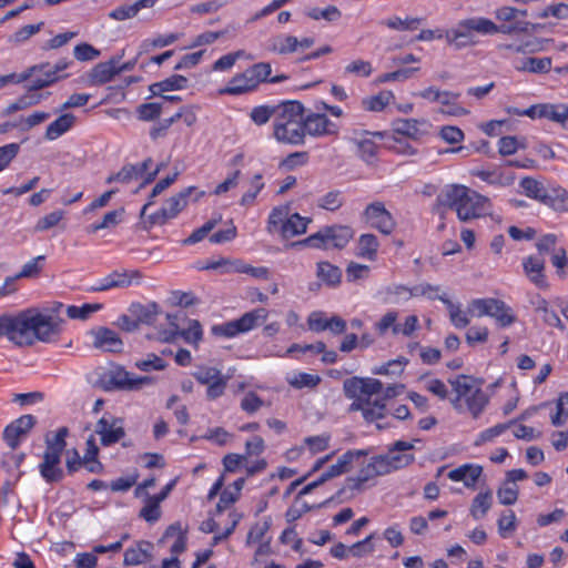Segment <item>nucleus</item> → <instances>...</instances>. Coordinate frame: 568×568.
Returning a JSON list of instances; mask_svg holds the SVG:
<instances>
[{
	"mask_svg": "<svg viewBox=\"0 0 568 568\" xmlns=\"http://www.w3.org/2000/svg\"><path fill=\"white\" fill-rule=\"evenodd\" d=\"M64 323L59 316L31 307L17 315H0V336H7L18 346H32L34 341L54 343L58 342Z\"/></svg>",
	"mask_w": 568,
	"mask_h": 568,
	"instance_id": "f257e3e1",
	"label": "nucleus"
},
{
	"mask_svg": "<svg viewBox=\"0 0 568 568\" xmlns=\"http://www.w3.org/2000/svg\"><path fill=\"white\" fill-rule=\"evenodd\" d=\"M455 210L462 222H468L491 214L490 200L462 184L446 185L436 197L435 209Z\"/></svg>",
	"mask_w": 568,
	"mask_h": 568,
	"instance_id": "f03ea898",
	"label": "nucleus"
},
{
	"mask_svg": "<svg viewBox=\"0 0 568 568\" xmlns=\"http://www.w3.org/2000/svg\"><path fill=\"white\" fill-rule=\"evenodd\" d=\"M265 308H255L243 314L240 318L213 325L211 333L214 336L232 338L239 334L247 333L261 325L267 317Z\"/></svg>",
	"mask_w": 568,
	"mask_h": 568,
	"instance_id": "7ed1b4c3",
	"label": "nucleus"
},
{
	"mask_svg": "<svg viewBox=\"0 0 568 568\" xmlns=\"http://www.w3.org/2000/svg\"><path fill=\"white\" fill-rule=\"evenodd\" d=\"M362 219L372 229L385 235H389L396 227L394 216L379 201L369 203L362 213Z\"/></svg>",
	"mask_w": 568,
	"mask_h": 568,
	"instance_id": "20e7f679",
	"label": "nucleus"
},
{
	"mask_svg": "<svg viewBox=\"0 0 568 568\" xmlns=\"http://www.w3.org/2000/svg\"><path fill=\"white\" fill-rule=\"evenodd\" d=\"M37 423V417L30 414L18 417L4 427L2 433L3 442L10 449H17Z\"/></svg>",
	"mask_w": 568,
	"mask_h": 568,
	"instance_id": "39448f33",
	"label": "nucleus"
},
{
	"mask_svg": "<svg viewBox=\"0 0 568 568\" xmlns=\"http://www.w3.org/2000/svg\"><path fill=\"white\" fill-rule=\"evenodd\" d=\"M132 374L121 365H114L112 368L102 373L98 379V385L105 392L128 390L132 392Z\"/></svg>",
	"mask_w": 568,
	"mask_h": 568,
	"instance_id": "423d86ee",
	"label": "nucleus"
},
{
	"mask_svg": "<svg viewBox=\"0 0 568 568\" xmlns=\"http://www.w3.org/2000/svg\"><path fill=\"white\" fill-rule=\"evenodd\" d=\"M95 433L100 435V443L103 447L119 443L125 436L123 419L111 416L101 417L95 424Z\"/></svg>",
	"mask_w": 568,
	"mask_h": 568,
	"instance_id": "0eeeda50",
	"label": "nucleus"
},
{
	"mask_svg": "<svg viewBox=\"0 0 568 568\" xmlns=\"http://www.w3.org/2000/svg\"><path fill=\"white\" fill-rule=\"evenodd\" d=\"M305 135L314 138L337 135L338 126L332 122L325 113L308 112L304 114L303 123Z\"/></svg>",
	"mask_w": 568,
	"mask_h": 568,
	"instance_id": "6e6552de",
	"label": "nucleus"
},
{
	"mask_svg": "<svg viewBox=\"0 0 568 568\" xmlns=\"http://www.w3.org/2000/svg\"><path fill=\"white\" fill-rule=\"evenodd\" d=\"M93 337L92 346L108 353H122L123 341L116 332L105 326L93 327L90 332Z\"/></svg>",
	"mask_w": 568,
	"mask_h": 568,
	"instance_id": "1a4fd4ad",
	"label": "nucleus"
},
{
	"mask_svg": "<svg viewBox=\"0 0 568 568\" xmlns=\"http://www.w3.org/2000/svg\"><path fill=\"white\" fill-rule=\"evenodd\" d=\"M142 274L138 270L123 272L113 271L103 278H101L95 285L91 286L89 292H103L116 287H129L133 280H141Z\"/></svg>",
	"mask_w": 568,
	"mask_h": 568,
	"instance_id": "9d476101",
	"label": "nucleus"
},
{
	"mask_svg": "<svg viewBox=\"0 0 568 568\" xmlns=\"http://www.w3.org/2000/svg\"><path fill=\"white\" fill-rule=\"evenodd\" d=\"M303 120L287 124H273V135L277 142L290 145H303L305 131Z\"/></svg>",
	"mask_w": 568,
	"mask_h": 568,
	"instance_id": "9b49d317",
	"label": "nucleus"
},
{
	"mask_svg": "<svg viewBox=\"0 0 568 568\" xmlns=\"http://www.w3.org/2000/svg\"><path fill=\"white\" fill-rule=\"evenodd\" d=\"M523 267L528 280L538 288L549 287L545 271V260L539 255H530L523 261Z\"/></svg>",
	"mask_w": 568,
	"mask_h": 568,
	"instance_id": "f8f14e48",
	"label": "nucleus"
},
{
	"mask_svg": "<svg viewBox=\"0 0 568 568\" xmlns=\"http://www.w3.org/2000/svg\"><path fill=\"white\" fill-rule=\"evenodd\" d=\"M414 448L415 446L413 443L405 440H396L388 448V453L385 455L387 456L392 471L407 467L415 462V456L413 454H399V452L412 450Z\"/></svg>",
	"mask_w": 568,
	"mask_h": 568,
	"instance_id": "ddd939ff",
	"label": "nucleus"
},
{
	"mask_svg": "<svg viewBox=\"0 0 568 568\" xmlns=\"http://www.w3.org/2000/svg\"><path fill=\"white\" fill-rule=\"evenodd\" d=\"M193 193L195 194L193 199L194 202H197L205 195V191H199L196 186H187L165 201L163 207L166 210V213L171 219L178 216V214L187 205V199Z\"/></svg>",
	"mask_w": 568,
	"mask_h": 568,
	"instance_id": "4468645a",
	"label": "nucleus"
},
{
	"mask_svg": "<svg viewBox=\"0 0 568 568\" xmlns=\"http://www.w3.org/2000/svg\"><path fill=\"white\" fill-rule=\"evenodd\" d=\"M275 108L276 113L273 124H287L304 119L305 108L297 100L282 101Z\"/></svg>",
	"mask_w": 568,
	"mask_h": 568,
	"instance_id": "2eb2a0df",
	"label": "nucleus"
},
{
	"mask_svg": "<svg viewBox=\"0 0 568 568\" xmlns=\"http://www.w3.org/2000/svg\"><path fill=\"white\" fill-rule=\"evenodd\" d=\"M128 311L133 317H135L139 326L153 325L156 322L158 316L162 314V308L156 302H149L148 304L133 302L130 304Z\"/></svg>",
	"mask_w": 568,
	"mask_h": 568,
	"instance_id": "dca6fc26",
	"label": "nucleus"
},
{
	"mask_svg": "<svg viewBox=\"0 0 568 568\" xmlns=\"http://www.w3.org/2000/svg\"><path fill=\"white\" fill-rule=\"evenodd\" d=\"M122 57L123 53L121 55L112 57L106 62L95 64L89 73L90 85H102L110 82L115 75H118L116 64Z\"/></svg>",
	"mask_w": 568,
	"mask_h": 568,
	"instance_id": "f3484780",
	"label": "nucleus"
},
{
	"mask_svg": "<svg viewBox=\"0 0 568 568\" xmlns=\"http://www.w3.org/2000/svg\"><path fill=\"white\" fill-rule=\"evenodd\" d=\"M466 23V28L470 30L471 33L478 32L481 34H513L516 29L510 28L509 24H496L491 20L487 18H468L463 20Z\"/></svg>",
	"mask_w": 568,
	"mask_h": 568,
	"instance_id": "a211bd4d",
	"label": "nucleus"
},
{
	"mask_svg": "<svg viewBox=\"0 0 568 568\" xmlns=\"http://www.w3.org/2000/svg\"><path fill=\"white\" fill-rule=\"evenodd\" d=\"M445 39L447 43L456 50L476 44L475 36L466 28V23L462 20L455 28L446 30Z\"/></svg>",
	"mask_w": 568,
	"mask_h": 568,
	"instance_id": "6ab92c4d",
	"label": "nucleus"
},
{
	"mask_svg": "<svg viewBox=\"0 0 568 568\" xmlns=\"http://www.w3.org/2000/svg\"><path fill=\"white\" fill-rule=\"evenodd\" d=\"M153 544L151 541H138L135 547H129L124 551L123 565L138 566L152 559Z\"/></svg>",
	"mask_w": 568,
	"mask_h": 568,
	"instance_id": "aec40b11",
	"label": "nucleus"
},
{
	"mask_svg": "<svg viewBox=\"0 0 568 568\" xmlns=\"http://www.w3.org/2000/svg\"><path fill=\"white\" fill-rule=\"evenodd\" d=\"M483 474V467L475 464H464L448 473V478L454 481H463L467 488H474Z\"/></svg>",
	"mask_w": 568,
	"mask_h": 568,
	"instance_id": "412c9836",
	"label": "nucleus"
},
{
	"mask_svg": "<svg viewBox=\"0 0 568 568\" xmlns=\"http://www.w3.org/2000/svg\"><path fill=\"white\" fill-rule=\"evenodd\" d=\"M427 122L425 120L417 119H397L393 121V131L394 133L407 136L413 140H419L426 131L420 129V125H426Z\"/></svg>",
	"mask_w": 568,
	"mask_h": 568,
	"instance_id": "4be33fe9",
	"label": "nucleus"
},
{
	"mask_svg": "<svg viewBox=\"0 0 568 568\" xmlns=\"http://www.w3.org/2000/svg\"><path fill=\"white\" fill-rule=\"evenodd\" d=\"M326 237L329 247L342 250L354 237V230L348 225L334 224L326 225Z\"/></svg>",
	"mask_w": 568,
	"mask_h": 568,
	"instance_id": "5701e85b",
	"label": "nucleus"
},
{
	"mask_svg": "<svg viewBox=\"0 0 568 568\" xmlns=\"http://www.w3.org/2000/svg\"><path fill=\"white\" fill-rule=\"evenodd\" d=\"M61 459L43 454V460L39 465V471L48 484L60 483L64 478V471L60 467Z\"/></svg>",
	"mask_w": 568,
	"mask_h": 568,
	"instance_id": "b1692460",
	"label": "nucleus"
},
{
	"mask_svg": "<svg viewBox=\"0 0 568 568\" xmlns=\"http://www.w3.org/2000/svg\"><path fill=\"white\" fill-rule=\"evenodd\" d=\"M251 79L248 74H246V70L236 73L229 83L220 90V94H227V95H241L248 92H253L256 90L255 85L252 88Z\"/></svg>",
	"mask_w": 568,
	"mask_h": 568,
	"instance_id": "393cba45",
	"label": "nucleus"
},
{
	"mask_svg": "<svg viewBox=\"0 0 568 568\" xmlns=\"http://www.w3.org/2000/svg\"><path fill=\"white\" fill-rule=\"evenodd\" d=\"M69 436V428L67 426L60 427L53 437L49 434L44 437L45 450L44 455L54 456L61 459L62 453L65 449V438Z\"/></svg>",
	"mask_w": 568,
	"mask_h": 568,
	"instance_id": "a878e982",
	"label": "nucleus"
},
{
	"mask_svg": "<svg viewBox=\"0 0 568 568\" xmlns=\"http://www.w3.org/2000/svg\"><path fill=\"white\" fill-rule=\"evenodd\" d=\"M187 87V79L182 74H173L162 81L150 84L149 91L152 97L162 95L163 92L183 90Z\"/></svg>",
	"mask_w": 568,
	"mask_h": 568,
	"instance_id": "bb28decb",
	"label": "nucleus"
},
{
	"mask_svg": "<svg viewBox=\"0 0 568 568\" xmlns=\"http://www.w3.org/2000/svg\"><path fill=\"white\" fill-rule=\"evenodd\" d=\"M311 219H305L298 213H293L288 216L282 227H280V234L283 239H290L296 235L304 234L307 230V224Z\"/></svg>",
	"mask_w": 568,
	"mask_h": 568,
	"instance_id": "cd10ccee",
	"label": "nucleus"
},
{
	"mask_svg": "<svg viewBox=\"0 0 568 568\" xmlns=\"http://www.w3.org/2000/svg\"><path fill=\"white\" fill-rule=\"evenodd\" d=\"M75 116L72 113H63L51 122L45 130L44 138L53 141L68 132L74 124Z\"/></svg>",
	"mask_w": 568,
	"mask_h": 568,
	"instance_id": "c85d7f7f",
	"label": "nucleus"
},
{
	"mask_svg": "<svg viewBox=\"0 0 568 568\" xmlns=\"http://www.w3.org/2000/svg\"><path fill=\"white\" fill-rule=\"evenodd\" d=\"M378 247L379 242L374 234H362L358 239V252L356 255L369 261H375L377 257Z\"/></svg>",
	"mask_w": 568,
	"mask_h": 568,
	"instance_id": "c756f323",
	"label": "nucleus"
},
{
	"mask_svg": "<svg viewBox=\"0 0 568 568\" xmlns=\"http://www.w3.org/2000/svg\"><path fill=\"white\" fill-rule=\"evenodd\" d=\"M532 305H535V311L537 313H541L542 321L552 327H558L560 329L565 328V325L562 324L561 320L559 318L558 314L549 310L548 302L541 297L540 295L536 296V300L531 301Z\"/></svg>",
	"mask_w": 568,
	"mask_h": 568,
	"instance_id": "7c9ffc66",
	"label": "nucleus"
},
{
	"mask_svg": "<svg viewBox=\"0 0 568 568\" xmlns=\"http://www.w3.org/2000/svg\"><path fill=\"white\" fill-rule=\"evenodd\" d=\"M491 505H493V493L490 489H488L484 493L477 494L474 497L469 513L473 518L480 519L488 513Z\"/></svg>",
	"mask_w": 568,
	"mask_h": 568,
	"instance_id": "2f4dec72",
	"label": "nucleus"
},
{
	"mask_svg": "<svg viewBox=\"0 0 568 568\" xmlns=\"http://www.w3.org/2000/svg\"><path fill=\"white\" fill-rule=\"evenodd\" d=\"M448 383L453 386L454 392L459 395V397L466 398L469 394L473 393V384L476 383L480 386L484 381L480 378H475L470 375L460 374L454 379L449 378Z\"/></svg>",
	"mask_w": 568,
	"mask_h": 568,
	"instance_id": "473e14b6",
	"label": "nucleus"
},
{
	"mask_svg": "<svg viewBox=\"0 0 568 568\" xmlns=\"http://www.w3.org/2000/svg\"><path fill=\"white\" fill-rule=\"evenodd\" d=\"M465 399L467 409L474 418H478L489 403L488 395L484 393L479 386Z\"/></svg>",
	"mask_w": 568,
	"mask_h": 568,
	"instance_id": "72a5a7b5",
	"label": "nucleus"
},
{
	"mask_svg": "<svg viewBox=\"0 0 568 568\" xmlns=\"http://www.w3.org/2000/svg\"><path fill=\"white\" fill-rule=\"evenodd\" d=\"M519 185L520 187H523L527 196L537 200L542 204H545L546 199H548V191L544 187V185L540 182H538L534 178H523Z\"/></svg>",
	"mask_w": 568,
	"mask_h": 568,
	"instance_id": "f704fd0d",
	"label": "nucleus"
},
{
	"mask_svg": "<svg viewBox=\"0 0 568 568\" xmlns=\"http://www.w3.org/2000/svg\"><path fill=\"white\" fill-rule=\"evenodd\" d=\"M317 277L328 286H336L341 283L342 271L329 262H318Z\"/></svg>",
	"mask_w": 568,
	"mask_h": 568,
	"instance_id": "c9c22d12",
	"label": "nucleus"
},
{
	"mask_svg": "<svg viewBox=\"0 0 568 568\" xmlns=\"http://www.w3.org/2000/svg\"><path fill=\"white\" fill-rule=\"evenodd\" d=\"M292 247H313L318 250L329 248L328 239L326 237V226L318 232L311 234L306 239L291 243Z\"/></svg>",
	"mask_w": 568,
	"mask_h": 568,
	"instance_id": "e433bc0d",
	"label": "nucleus"
},
{
	"mask_svg": "<svg viewBox=\"0 0 568 568\" xmlns=\"http://www.w3.org/2000/svg\"><path fill=\"white\" fill-rule=\"evenodd\" d=\"M272 73V67L268 62H257L246 69V74L251 79L252 85L257 89L261 83H268V78Z\"/></svg>",
	"mask_w": 568,
	"mask_h": 568,
	"instance_id": "4c0bfd02",
	"label": "nucleus"
},
{
	"mask_svg": "<svg viewBox=\"0 0 568 568\" xmlns=\"http://www.w3.org/2000/svg\"><path fill=\"white\" fill-rule=\"evenodd\" d=\"M392 99H394L392 91H381L376 95L364 98L362 105L366 111L381 112L389 104Z\"/></svg>",
	"mask_w": 568,
	"mask_h": 568,
	"instance_id": "58836bf2",
	"label": "nucleus"
},
{
	"mask_svg": "<svg viewBox=\"0 0 568 568\" xmlns=\"http://www.w3.org/2000/svg\"><path fill=\"white\" fill-rule=\"evenodd\" d=\"M381 294L383 300L388 304H399L409 300L408 286L403 284H394L385 287Z\"/></svg>",
	"mask_w": 568,
	"mask_h": 568,
	"instance_id": "ea45409f",
	"label": "nucleus"
},
{
	"mask_svg": "<svg viewBox=\"0 0 568 568\" xmlns=\"http://www.w3.org/2000/svg\"><path fill=\"white\" fill-rule=\"evenodd\" d=\"M288 216H290V205L288 204L274 207L268 215L267 226H266L267 232L268 233H274V232L280 233V227H282V225L284 224V221H286L288 219Z\"/></svg>",
	"mask_w": 568,
	"mask_h": 568,
	"instance_id": "a19ab883",
	"label": "nucleus"
},
{
	"mask_svg": "<svg viewBox=\"0 0 568 568\" xmlns=\"http://www.w3.org/2000/svg\"><path fill=\"white\" fill-rule=\"evenodd\" d=\"M438 300L442 301L449 311V316L453 325L456 328H464L469 324V318L465 312H463L458 306H456L447 296L443 294L438 296Z\"/></svg>",
	"mask_w": 568,
	"mask_h": 568,
	"instance_id": "79ce46f5",
	"label": "nucleus"
},
{
	"mask_svg": "<svg viewBox=\"0 0 568 568\" xmlns=\"http://www.w3.org/2000/svg\"><path fill=\"white\" fill-rule=\"evenodd\" d=\"M179 336L182 337L185 343L197 348L200 342L203 339L201 323L197 320H191L186 329L179 328Z\"/></svg>",
	"mask_w": 568,
	"mask_h": 568,
	"instance_id": "37998d69",
	"label": "nucleus"
},
{
	"mask_svg": "<svg viewBox=\"0 0 568 568\" xmlns=\"http://www.w3.org/2000/svg\"><path fill=\"white\" fill-rule=\"evenodd\" d=\"M358 156L367 164H373L377 156V144L371 139L354 140Z\"/></svg>",
	"mask_w": 568,
	"mask_h": 568,
	"instance_id": "c03bdc74",
	"label": "nucleus"
},
{
	"mask_svg": "<svg viewBox=\"0 0 568 568\" xmlns=\"http://www.w3.org/2000/svg\"><path fill=\"white\" fill-rule=\"evenodd\" d=\"M124 207L108 212L101 222L93 223L88 227V233H95L103 229H110L118 225L124 214Z\"/></svg>",
	"mask_w": 568,
	"mask_h": 568,
	"instance_id": "a18cd8bd",
	"label": "nucleus"
},
{
	"mask_svg": "<svg viewBox=\"0 0 568 568\" xmlns=\"http://www.w3.org/2000/svg\"><path fill=\"white\" fill-rule=\"evenodd\" d=\"M545 205L556 211H568V192L562 187H555L548 192Z\"/></svg>",
	"mask_w": 568,
	"mask_h": 568,
	"instance_id": "49530a36",
	"label": "nucleus"
},
{
	"mask_svg": "<svg viewBox=\"0 0 568 568\" xmlns=\"http://www.w3.org/2000/svg\"><path fill=\"white\" fill-rule=\"evenodd\" d=\"M551 69V58H526L523 65L518 68L520 71L531 73H547Z\"/></svg>",
	"mask_w": 568,
	"mask_h": 568,
	"instance_id": "de8ad7c7",
	"label": "nucleus"
},
{
	"mask_svg": "<svg viewBox=\"0 0 568 568\" xmlns=\"http://www.w3.org/2000/svg\"><path fill=\"white\" fill-rule=\"evenodd\" d=\"M134 366L142 372L163 371L168 367V363L155 353H149L145 359H139Z\"/></svg>",
	"mask_w": 568,
	"mask_h": 568,
	"instance_id": "09e8293b",
	"label": "nucleus"
},
{
	"mask_svg": "<svg viewBox=\"0 0 568 568\" xmlns=\"http://www.w3.org/2000/svg\"><path fill=\"white\" fill-rule=\"evenodd\" d=\"M552 41L551 39H538L534 38L531 40L525 41L520 44H509L508 49L513 50L517 53H536L545 50V44Z\"/></svg>",
	"mask_w": 568,
	"mask_h": 568,
	"instance_id": "8fccbe9b",
	"label": "nucleus"
},
{
	"mask_svg": "<svg viewBox=\"0 0 568 568\" xmlns=\"http://www.w3.org/2000/svg\"><path fill=\"white\" fill-rule=\"evenodd\" d=\"M297 48L298 39L294 36H285L275 39L272 47H270V50L278 54H287L295 52Z\"/></svg>",
	"mask_w": 568,
	"mask_h": 568,
	"instance_id": "3c124183",
	"label": "nucleus"
},
{
	"mask_svg": "<svg viewBox=\"0 0 568 568\" xmlns=\"http://www.w3.org/2000/svg\"><path fill=\"white\" fill-rule=\"evenodd\" d=\"M162 108V103L159 102L142 103L136 108L138 119L145 122L154 121L161 115Z\"/></svg>",
	"mask_w": 568,
	"mask_h": 568,
	"instance_id": "603ef678",
	"label": "nucleus"
},
{
	"mask_svg": "<svg viewBox=\"0 0 568 568\" xmlns=\"http://www.w3.org/2000/svg\"><path fill=\"white\" fill-rule=\"evenodd\" d=\"M550 16L559 20L568 19V3H554L532 14L535 19H546Z\"/></svg>",
	"mask_w": 568,
	"mask_h": 568,
	"instance_id": "864d4df0",
	"label": "nucleus"
},
{
	"mask_svg": "<svg viewBox=\"0 0 568 568\" xmlns=\"http://www.w3.org/2000/svg\"><path fill=\"white\" fill-rule=\"evenodd\" d=\"M45 260L44 255H39L28 263H26L21 271L17 274V277L20 278H36L39 276L43 268V262Z\"/></svg>",
	"mask_w": 568,
	"mask_h": 568,
	"instance_id": "5fc2aeb1",
	"label": "nucleus"
},
{
	"mask_svg": "<svg viewBox=\"0 0 568 568\" xmlns=\"http://www.w3.org/2000/svg\"><path fill=\"white\" fill-rule=\"evenodd\" d=\"M306 14L313 20L324 19L328 22L337 21L342 17V12L335 6H328L325 9L312 8Z\"/></svg>",
	"mask_w": 568,
	"mask_h": 568,
	"instance_id": "6e6d98bb",
	"label": "nucleus"
},
{
	"mask_svg": "<svg viewBox=\"0 0 568 568\" xmlns=\"http://www.w3.org/2000/svg\"><path fill=\"white\" fill-rule=\"evenodd\" d=\"M343 390L348 399H357L364 396L363 377L353 376L343 383Z\"/></svg>",
	"mask_w": 568,
	"mask_h": 568,
	"instance_id": "4d7b16f0",
	"label": "nucleus"
},
{
	"mask_svg": "<svg viewBox=\"0 0 568 568\" xmlns=\"http://www.w3.org/2000/svg\"><path fill=\"white\" fill-rule=\"evenodd\" d=\"M519 495V488L516 484L506 485L504 480L503 485L497 489V497L501 505L510 506L514 505Z\"/></svg>",
	"mask_w": 568,
	"mask_h": 568,
	"instance_id": "13d9d810",
	"label": "nucleus"
},
{
	"mask_svg": "<svg viewBox=\"0 0 568 568\" xmlns=\"http://www.w3.org/2000/svg\"><path fill=\"white\" fill-rule=\"evenodd\" d=\"M43 21H40L36 24H27L10 36L9 42L20 44L30 39L33 34L38 33L43 28Z\"/></svg>",
	"mask_w": 568,
	"mask_h": 568,
	"instance_id": "bf43d9fd",
	"label": "nucleus"
},
{
	"mask_svg": "<svg viewBox=\"0 0 568 568\" xmlns=\"http://www.w3.org/2000/svg\"><path fill=\"white\" fill-rule=\"evenodd\" d=\"M343 204L344 199L342 197V192L338 190L329 191L328 193L323 195L317 202L318 207L327 211H336L339 207H342Z\"/></svg>",
	"mask_w": 568,
	"mask_h": 568,
	"instance_id": "052dcab7",
	"label": "nucleus"
},
{
	"mask_svg": "<svg viewBox=\"0 0 568 568\" xmlns=\"http://www.w3.org/2000/svg\"><path fill=\"white\" fill-rule=\"evenodd\" d=\"M387 408L386 404L383 399L371 400V405H367V408L364 410V419L367 423H372L378 419L386 417Z\"/></svg>",
	"mask_w": 568,
	"mask_h": 568,
	"instance_id": "680f3d73",
	"label": "nucleus"
},
{
	"mask_svg": "<svg viewBox=\"0 0 568 568\" xmlns=\"http://www.w3.org/2000/svg\"><path fill=\"white\" fill-rule=\"evenodd\" d=\"M145 497H146V504L140 510L139 516L148 523H155L161 517L160 504L156 500L152 499L151 495H149V494H145Z\"/></svg>",
	"mask_w": 568,
	"mask_h": 568,
	"instance_id": "e2e57ef3",
	"label": "nucleus"
},
{
	"mask_svg": "<svg viewBox=\"0 0 568 568\" xmlns=\"http://www.w3.org/2000/svg\"><path fill=\"white\" fill-rule=\"evenodd\" d=\"M262 179H263V175L262 173H256L252 180H251V184H252V187L250 191H247L246 193H244L240 200V204L243 205V206H247V205H251L257 194L263 190L264 187V183L262 182Z\"/></svg>",
	"mask_w": 568,
	"mask_h": 568,
	"instance_id": "0e129e2a",
	"label": "nucleus"
},
{
	"mask_svg": "<svg viewBox=\"0 0 568 568\" xmlns=\"http://www.w3.org/2000/svg\"><path fill=\"white\" fill-rule=\"evenodd\" d=\"M420 21L422 19L419 18H406L405 20H402L399 17H393L382 21L381 23L394 30H414Z\"/></svg>",
	"mask_w": 568,
	"mask_h": 568,
	"instance_id": "69168bd1",
	"label": "nucleus"
},
{
	"mask_svg": "<svg viewBox=\"0 0 568 568\" xmlns=\"http://www.w3.org/2000/svg\"><path fill=\"white\" fill-rule=\"evenodd\" d=\"M276 113V108L275 105L274 106H271V105H258V106H255L252 109L251 111V120L256 124V125H263V124H266L270 119L275 115Z\"/></svg>",
	"mask_w": 568,
	"mask_h": 568,
	"instance_id": "338daca9",
	"label": "nucleus"
},
{
	"mask_svg": "<svg viewBox=\"0 0 568 568\" xmlns=\"http://www.w3.org/2000/svg\"><path fill=\"white\" fill-rule=\"evenodd\" d=\"M229 376L220 375L214 381H212L210 384H207L206 388V397L209 400H215L219 397H221L227 386Z\"/></svg>",
	"mask_w": 568,
	"mask_h": 568,
	"instance_id": "774afa93",
	"label": "nucleus"
}]
</instances>
